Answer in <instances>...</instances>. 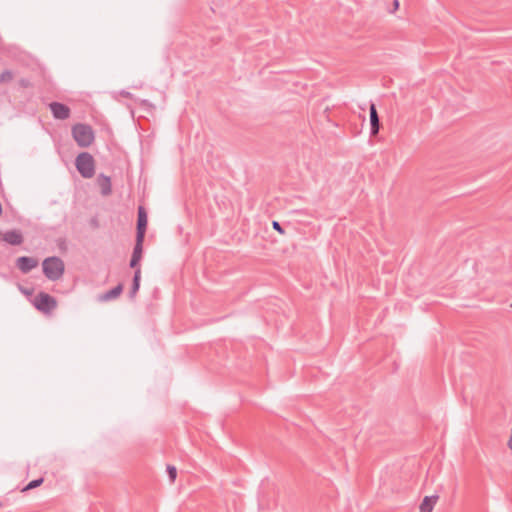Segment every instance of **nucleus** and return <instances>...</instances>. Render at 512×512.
Wrapping results in <instances>:
<instances>
[{"mask_svg":"<svg viewBox=\"0 0 512 512\" xmlns=\"http://www.w3.org/2000/svg\"><path fill=\"white\" fill-rule=\"evenodd\" d=\"M42 270L47 279L57 281L62 278L65 272V264L60 257H47L42 262Z\"/></svg>","mask_w":512,"mask_h":512,"instance_id":"f257e3e1","label":"nucleus"},{"mask_svg":"<svg viewBox=\"0 0 512 512\" xmlns=\"http://www.w3.org/2000/svg\"><path fill=\"white\" fill-rule=\"evenodd\" d=\"M72 136L77 145L81 148L89 147L94 141V132L91 126L78 123L72 127Z\"/></svg>","mask_w":512,"mask_h":512,"instance_id":"f03ea898","label":"nucleus"},{"mask_svg":"<svg viewBox=\"0 0 512 512\" xmlns=\"http://www.w3.org/2000/svg\"><path fill=\"white\" fill-rule=\"evenodd\" d=\"M75 166L79 174L85 179H90L95 174V160L88 152L78 154L75 159Z\"/></svg>","mask_w":512,"mask_h":512,"instance_id":"7ed1b4c3","label":"nucleus"},{"mask_svg":"<svg viewBox=\"0 0 512 512\" xmlns=\"http://www.w3.org/2000/svg\"><path fill=\"white\" fill-rule=\"evenodd\" d=\"M33 306L44 314H50L57 307L56 299L46 292H39L32 300Z\"/></svg>","mask_w":512,"mask_h":512,"instance_id":"20e7f679","label":"nucleus"},{"mask_svg":"<svg viewBox=\"0 0 512 512\" xmlns=\"http://www.w3.org/2000/svg\"><path fill=\"white\" fill-rule=\"evenodd\" d=\"M50 111L55 119L66 120L70 117V108L60 102H51L49 104Z\"/></svg>","mask_w":512,"mask_h":512,"instance_id":"39448f33","label":"nucleus"},{"mask_svg":"<svg viewBox=\"0 0 512 512\" xmlns=\"http://www.w3.org/2000/svg\"><path fill=\"white\" fill-rule=\"evenodd\" d=\"M37 265L38 261L28 256H21L16 260L17 268L24 274L29 273L32 269L36 268Z\"/></svg>","mask_w":512,"mask_h":512,"instance_id":"423d86ee","label":"nucleus"},{"mask_svg":"<svg viewBox=\"0 0 512 512\" xmlns=\"http://www.w3.org/2000/svg\"><path fill=\"white\" fill-rule=\"evenodd\" d=\"M147 229V214L142 206L138 208L137 232L136 237L145 238Z\"/></svg>","mask_w":512,"mask_h":512,"instance_id":"0eeeda50","label":"nucleus"},{"mask_svg":"<svg viewBox=\"0 0 512 512\" xmlns=\"http://www.w3.org/2000/svg\"><path fill=\"white\" fill-rule=\"evenodd\" d=\"M370 114V134L371 136H376L379 133L380 129V120L378 116V112L374 103L370 104L369 107Z\"/></svg>","mask_w":512,"mask_h":512,"instance_id":"6e6552de","label":"nucleus"},{"mask_svg":"<svg viewBox=\"0 0 512 512\" xmlns=\"http://www.w3.org/2000/svg\"><path fill=\"white\" fill-rule=\"evenodd\" d=\"M3 241L10 245H21L24 241L23 235L19 230L13 229L3 234Z\"/></svg>","mask_w":512,"mask_h":512,"instance_id":"1a4fd4ad","label":"nucleus"},{"mask_svg":"<svg viewBox=\"0 0 512 512\" xmlns=\"http://www.w3.org/2000/svg\"><path fill=\"white\" fill-rule=\"evenodd\" d=\"M97 184L103 196H108L112 193L111 179L109 176L100 174L97 178Z\"/></svg>","mask_w":512,"mask_h":512,"instance_id":"9d476101","label":"nucleus"},{"mask_svg":"<svg viewBox=\"0 0 512 512\" xmlns=\"http://www.w3.org/2000/svg\"><path fill=\"white\" fill-rule=\"evenodd\" d=\"M123 287L121 284H118L114 288L110 289L109 291L105 292L103 295L100 296V300L102 301H110L115 298H117L122 293Z\"/></svg>","mask_w":512,"mask_h":512,"instance_id":"9b49d317","label":"nucleus"},{"mask_svg":"<svg viewBox=\"0 0 512 512\" xmlns=\"http://www.w3.org/2000/svg\"><path fill=\"white\" fill-rule=\"evenodd\" d=\"M437 499L438 496H426L420 505L421 512H432Z\"/></svg>","mask_w":512,"mask_h":512,"instance_id":"f8f14e48","label":"nucleus"},{"mask_svg":"<svg viewBox=\"0 0 512 512\" xmlns=\"http://www.w3.org/2000/svg\"><path fill=\"white\" fill-rule=\"evenodd\" d=\"M140 279H141V267H138L134 271L133 282H132V286H131V290H130V297L131 298H133L136 295V293L138 292V290H139Z\"/></svg>","mask_w":512,"mask_h":512,"instance_id":"ddd939ff","label":"nucleus"},{"mask_svg":"<svg viewBox=\"0 0 512 512\" xmlns=\"http://www.w3.org/2000/svg\"><path fill=\"white\" fill-rule=\"evenodd\" d=\"M143 242H144V238L136 237V242L134 245V249H133L131 258L141 261L142 253H143Z\"/></svg>","mask_w":512,"mask_h":512,"instance_id":"4468645a","label":"nucleus"},{"mask_svg":"<svg viewBox=\"0 0 512 512\" xmlns=\"http://www.w3.org/2000/svg\"><path fill=\"white\" fill-rule=\"evenodd\" d=\"M14 75L11 70H4L0 73V84L2 83H8L13 79Z\"/></svg>","mask_w":512,"mask_h":512,"instance_id":"2eb2a0df","label":"nucleus"},{"mask_svg":"<svg viewBox=\"0 0 512 512\" xmlns=\"http://www.w3.org/2000/svg\"><path fill=\"white\" fill-rule=\"evenodd\" d=\"M42 483H43V478L32 480L23 488L22 491H28V490L34 489V488L40 486Z\"/></svg>","mask_w":512,"mask_h":512,"instance_id":"dca6fc26","label":"nucleus"},{"mask_svg":"<svg viewBox=\"0 0 512 512\" xmlns=\"http://www.w3.org/2000/svg\"><path fill=\"white\" fill-rule=\"evenodd\" d=\"M167 472L168 476L171 482H174L177 477V469L174 466L168 465L167 466Z\"/></svg>","mask_w":512,"mask_h":512,"instance_id":"f3484780","label":"nucleus"},{"mask_svg":"<svg viewBox=\"0 0 512 512\" xmlns=\"http://www.w3.org/2000/svg\"><path fill=\"white\" fill-rule=\"evenodd\" d=\"M18 84H19V86H20V87H22V88H28V87H30V86L32 85V84H31V82H30V80H29V79H27V78H21V79L18 81Z\"/></svg>","mask_w":512,"mask_h":512,"instance_id":"a211bd4d","label":"nucleus"},{"mask_svg":"<svg viewBox=\"0 0 512 512\" xmlns=\"http://www.w3.org/2000/svg\"><path fill=\"white\" fill-rule=\"evenodd\" d=\"M272 227H273L274 230H276L280 234H284V229H283V227L281 226V224L278 221H273L272 222Z\"/></svg>","mask_w":512,"mask_h":512,"instance_id":"6ab92c4d","label":"nucleus"},{"mask_svg":"<svg viewBox=\"0 0 512 512\" xmlns=\"http://www.w3.org/2000/svg\"><path fill=\"white\" fill-rule=\"evenodd\" d=\"M139 262H140V261H138V260H136V259L131 258V260H130V264H129V265H130V267H131V268H133V269H135V270H136L138 267H140Z\"/></svg>","mask_w":512,"mask_h":512,"instance_id":"aec40b11","label":"nucleus"},{"mask_svg":"<svg viewBox=\"0 0 512 512\" xmlns=\"http://www.w3.org/2000/svg\"><path fill=\"white\" fill-rule=\"evenodd\" d=\"M398 6H399V2H398V0H394V7H395V9H397V8H398Z\"/></svg>","mask_w":512,"mask_h":512,"instance_id":"412c9836","label":"nucleus"}]
</instances>
